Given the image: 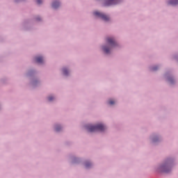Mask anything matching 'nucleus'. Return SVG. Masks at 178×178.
Here are the masks:
<instances>
[{
    "label": "nucleus",
    "instance_id": "nucleus-17",
    "mask_svg": "<svg viewBox=\"0 0 178 178\" xmlns=\"http://www.w3.org/2000/svg\"><path fill=\"white\" fill-rule=\"evenodd\" d=\"M169 81H170V83H173V80L172 79H169Z\"/></svg>",
    "mask_w": 178,
    "mask_h": 178
},
{
    "label": "nucleus",
    "instance_id": "nucleus-6",
    "mask_svg": "<svg viewBox=\"0 0 178 178\" xmlns=\"http://www.w3.org/2000/svg\"><path fill=\"white\" fill-rule=\"evenodd\" d=\"M35 60L36 63H42L44 62V58L42 56L35 57Z\"/></svg>",
    "mask_w": 178,
    "mask_h": 178
},
{
    "label": "nucleus",
    "instance_id": "nucleus-1",
    "mask_svg": "<svg viewBox=\"0 0 178 178\" xmlns=\"http://www.w3.org/2000/svg\"><path fill=\"white\" fill-rule=\"evenodd\" d=\"M106 127L102 124H97L96 126L89 125L87 127L88 131L92 133L94 131H104Z\"/></svg>",
    "mask_w": 178,
    "mask_h": 178
},
{
    "label": "nucleus",
    "instance_id": "nucleus-10",
    "mask_svg": "<svg viewBox=\"0 0 178 178\" xmlns=\"http://www.w3.org/2000/svg\"><path fill=\"white\" fill-rule=\"evenodd\" d=\"M63 73L65 76H67V74H69V71H67V70L66 68H63Z\"/></svg>",
    "mask_w": 178,
    "mask_h": 178
},
{
    "label": "nucleus",
    "instance_id": "nucleus-8",
    "mask_svg": "<svg viewBox=\"0 0 178 178\" xmlns=\"http://www.w3.org/2000/svg\"><path fill=\"white\" fill-rule=\"evenodd\" d=\"M168 3H169L170 5H173V6L177 5V3H178V0H171V1H169Z\"/></svg>",
    "mask_w": 178,
    "mask_h": 178
},
{
    "label": "nucleus",
    "instance_id": "nucleus-2",
    "mask_svg": "<svg viewBox=\"0 0 178 178\" xmlns=\"http://www.w3.org/2000/svg\"><path fill=\"white\" fill-rule=\"evenodd\" d=\"M94 15L97 17H101V19L104 20V22H108V20H109V17L108 15H105L104 13H99L98 11L95 12Z\"/></svg>",
    "mask_w": 178,
    "mask_h": 178
},
{
    "label": "nucleus",
    "instance_id": "nucleus-15",
    "mask_svg": "<svg viewBox=\"0 0 178 178\" xmlns=\"http://www.w3.org/2000/svg\"><path fill=\"white\" fill-rule=\"evenodd\" d=\"M36 2L40 5V3H42V0H36Z\"/></svg>",
    "mask_w": 178,
    "mask_h": 178
},
{
    "label": "nucleus",
    "instance_id": "nucleus-9",
    "mask_svg": "<svg viewBox=\"0 0 178 178\" xmlns=\"http://www.w3.org/2000/svg\"><path fill=\"white\" fill-rule=\"evenodd\" d=\"M103 50L106 54H109V52L111 51V49H109V47H104Z\"/></svg>",
    "mask_w": 178,
    "mask_h": 178
},
{
    "label": "nucleus",
    "instance_id": "nucleus-13",
    "mask_svg": "<svg viewBox=\"0 0 178 178\" xmlns=\"http://www.w3.org/2000/svg\"><path fill=\"white\" fill-rule=\"evenodd\" d=\"M60 131V126L58 125L56 127V131Z\"/></svg>",
    "mask_w": 178,
    "mask_h": 178
},
{
    "label": "nucleus",
    "instance_id": "nucleus-5",
    "mask_svg": "<svg viewBox=\"0 0 178 178\" xmlns=\"http://www.w3.org/2000/svg\"><path fill=\"white\" fill-rule=\"evenodd\" d=\"M106 42L108 44H110V45H112L113 47H115L116 45V41H115V39L113 38H107Z\"/></svg>",
    "mask_w": 178,
    "mask_h": 178
},
{
    "label": "nucleus",
    "instance_id": "nucleus-11",
    "mask_svg": "<svg viewBox=\"0 0 178 178\" xmlns=\"http://www.w3.org/2000/svg\"><path fill=\"white\" fill-rule=\"evenodd\" d=\"M90 165H91V163L90 162L85 163L86 168H90Z\"/></svg>",
    "mask_w": 178,
    "mask_h": 178
},
{
    "label": "nucleus",
    "instance_id": "nucleus-12",
    "mask_svg": "<svg viewBox=\"0 0 178 178\" xmlns=\"http://www.w3.org/2000/svg\"><path fill=\"white\" fill-rule=\"evenodd\" d=\"M108 104H109V105H114V104H115V101H113V100H109V101H108Z\"/></svg>",
    "mask_w": 178,
    "mask_h": 178
},
{
    "label": "nucleus",
    "instance_id": "nucleus-4",
    "mask_svg": "<svg viewBox=\"0 0 178 178\" xmlns=\"http://www.w3.org/2000/svg\"><path fill=\"white\" fill-rule=\"evenodd\" d=\"M160 169L161 172H164L165 173H169V172H170V168H169V166L166 165H161Z\"/></svg>",
    "mask_w": 178,
    "mask_h": 178
},
{
    "label": "nucleus",
    "instance_id": "nucleus-7",
    "mask_svg": "<svg viewBox=\"0 0 178 178\" xmlns=\"http://www.w3.org/2000/svg\"><path fill=\"white\" fill-rule=\"evenodd\" d=\"M59 1H54L52 3V8H54V9H56L57 8H59Z\"/></svg>",
    "mask_w": 178,
    "mask_h": 178
},
{
    "label": "nucleus",
    "instance_id": "nucleus-14",
    "mask_svg": "<svg viewBox=\"0 0 178 178\" xmlns=\"http://www.w3.org/2000/svg\"><path fill=\"white\" fill-rule=\"evenodd\" d=\"M48 99H49V101H54V97H52V96H50V97H48Z\"/></svg>",
    "mask_w": 178,
    "mask_h": 178
},
{
    "label": "nucleus",
    "instance_id": "nucleus-3",
    "mask_svg": "<svg viewBox=\"0 0 178 178\" xmlns=\"http://www.w3.org/2000/svg\"><path fill=\"white\" fill-rule=\"evenodd\" d=\"M120 2V0H106V5L109 6L111 5H118Z\"/></svg>",
    "mask_w": 178,
    "mask_h": 178
},
{
    "label": "nucleus",
    "instance_id": "nucleus-16",
    "mask_svg": "<svg viewBox=\"0 0 178 178\" xmlns=\"http://www.w3.org/2000/svg\"><path fill=\"white\" fill-rule=\"evenodd\" d=\"M158 70V67H154L152 68V70Z\"/></svg>",
    "mask_w": 178,
    "mask_h": 178
}]
</instances>
